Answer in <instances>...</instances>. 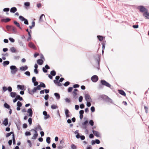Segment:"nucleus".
I'll list each match as a JSON object with an SVG mask.
<instances>
[{
  "instance_id": "1a4fd4ad",
  "label": "nucleus",
  "mask_w": 149,
  "mask_h": 149,
  "mask_svg": "<svg viewBox=\"0 0 149 149\" xmlns=\"http://www.w3.org/2000/svg\"><path fill=\"white\" fill-rule=\"evenodd\" d=\"M85 100L87 102L90 101L92 102V100L91 97L88 94H86L85 95Z\"/></svg>"
},
{
  "instance_id": "a211bd4d",
  "label": "nucleus",
  "mask_w": 149,
  "mask_h": 149,
  "mask_svg": "<svg viewBox=\"0 0 149 149\" xmlns=\"http://www.w3.org/2000/svg\"><path fill=\"white\" fill-rule=\"evenodd\" d=\"M41 86L40 85H38L37 86L34 87L33 89V91L34 92L36 91L37 90H41Z\"/></svg>"
},
{
  "instance_id": "f3484780",
  "label": "nucleus",
  "mask_w": 149,
  "mask_h": 149,
  "mask_svg": "<svg viewBox=\"0 0 149 149\" xmlns=\"http://www.w3.org/2000/svg\"><path fill=\"white\" fill-rule=\"evenodd\" d=\"M17 87L18 89H19L21 90H25L24 89V85H18Z\"/></svg>"
},
{
  "instance_id": "37998d69",
  "label": "nucleus",
  "mask_w": 149,
  "mask_h": 149,
  "mask_svg": "<svg viewBox=\"0 0 149 149\" xmlns=\"http://www.w3.org/2000/svg\"><path fill=\"white\" fill-rule=\"evenodd\" d=\"M70 84V82L69 81H67L63 85L65 87L67 86Z\"/></svg>"
},
{
  "instance_id": "3c124183",
  "label": "nucleus",
  "mask_w": 149,
  "mask_h": 149,
  "mask_svg": "<svg viewBox=\"0 0 149 149\" xmlns=\"http://www.w3.org/2000/svg\"><path fill=\"white\" fill-rule=\"evenodd\" d=\"M18 42L20 46H23V43L22 40H18Z\"/></svg>"
},
{
  "instance_id": "8fccbe9b",
  "label": "nucleus",
  "mask_w": 149,
  "mask_h": 149,
  "mask_svg": "<svg viewBox=\"0 0 149 149\" xmlns=\"http://www.w3.org/2000/svg\"><path fill=\"white\" fill-rule=\"evenodd\" d=\"M10 10V8H4L3 10V11L4 12H8Z\"/></svg>"
},
{
  "instance_id": "72a5a7b5",
  "label": "nucleus",
  "mask_w": 149,
  "mask_h": 149,
  "mask_svg": "<svg viewBox=\"0 0 149 149\" xmlns=\"http://www.w3.org/2000/svg\"><path fill=\"white\" fill-rule=\"evenodd\" d=\"M10 50L12 53H15L17 51L16 49L13 47H12L10 48Z\"/></svg>"
},
{
  "instance_id": "338daca9",
  "label": "nucleus",
  "mask_w": 149,
  "mask_h": 149,
  "mask_svg": "<svg viewBox=\"0 0 149 149\" xmlns=\"http://www.w3.org/2000/svg\"><path fill=\"white\" fill-rule=\"evenodd\" d=\"M79 85L78 84H75L73 85V87L74 88H79Z\"/></svg>"
},
{
  "instance_id": "6e6d98bb",
  "label": "nucleus",
  "mask_w": 149,
  "mask_h": 149,
  "mask_svg": "<svg viewBox=\"0 0 149 149\" xmlns=\"http://www.w3.org/2000/svg\"><path fill=\"white\" fill-rule=\"evenodd\" d=\"M20 58L19 56H15L13 57V58L14 60H18Z\"/></svg>"
},
{
  "instance_id": "473e14b6",
  "label": "nucleus",
  "mask_w": 149,
  "mask_h": 149,
  "mask_svg": "<svg viewBox=\"0 0 149 149\" xmlns=\"http://www.w3.org/2000/svg\"><path fill=\"white\" fill-rule=\"evenodd\" d=\"M56 74V72L54 70H52L50 72V74L52 76H55Z\"/></svg>"
},
{
  "instance_id": "680f3d73",
  "label": "nucleus",
  "mask_w": 149,
  "mask_h": 149,
  "mask_svg": "<svg viewBox=\"0 0 149 149\" xmlns=\"http://www.w3.org/2000/svg\"><path fill=\"white\" fill-rule=\"evenodd\" d=\"M91 112H94L95 111V107L93 106L91 107Z\"/></svg>"
},
{
  "instance_id": "20e7f679",
  "label": "nucleus",
  "mask_w": 149,
  "mask_h": 149,
  "mask_svg": "<svg viewBox=\"0 0 149 149\" xmlns=\"http://www.w3.org/2000/svg\"><path fill=\"white\" fill-rule=\"evenodd\" d=\"M100 56L98 54H96L94 55V57L95 60L96 61V63L98 64V67L97 68L99 69L100 67Z\"/></svg>"
},
{
  "instance_id": "bf43d9fd",
  "label": "nucleus",
  "mask_w": 149,
  "mask_h": 149,
  "mask_svg": "<svg viewBox=\"0 0 149 149\" xmlns=\"http://www.w3.org/2000/svg\"><path fill=\"white\" fill-rule=\"evenodd\" d=\"M73 89V87H69L68 88V93H70L72 92V90Z\"/></svg>"
},
{
  "instance_id": "6e6552de",
  "label": "nucleus",
  "mask_w": 149,
  "mask_h": 149,
  "mask_svg": "<svg viewBox=\"0 0 149 149\" xmlns=\"http://www.w3.org/2000/svg\"><path fill=\"white\" fill-rule=\"evenodd\" d=\"M91 79L93 82H96L98 80V77L96 75H94L91 77Z\"/></svg>"
},
{
  "instance_id": "5fc2aeb1",
  "label": "nucleus",
  "mask_w": 149,
  "mask_h": 149,
  "mask_svg": "<svg viewBox=\"0 0 149 149\" xmlns=\"http://www.w3.org/2000/svg\"><path fill=\"white\" fill-rule=\"evenodd\" d=\"M24 74L28 76H30V73L29 71H26L25 72Z\"/></svg>"
},
{
  "instance_id": "4be33fe9",
  "label": "nucleus",
  "mask_w": 149,
  "mask_h": 149,
  "mask_svg": "<svg viewBox=\"0 0 149 149\" xmlns=\"http://www.w3.org/2000/svg\"><path fill=\"white\" fill-rule=\"evenodd\" d=\"M69 113L70 112L68 109H66L65 110V114L66 118H68L70 117V115L69 114Z\"/></svg>"
},
{
  "instance_id": "f704fd0d",
  "label": "nucleus",
  "mask_w": 149,
  "mask_h": 149,
  "mask_svg": "<svg viewBox=\"0 0 149 149\" xmlns=\"http://www.w3.org/2000/svg\"><path fill=\"white\" fill-rule=\"evenodd\" d=\"M4 107L5 108L7 109H9L10 108V106L6 103H5L4 104Z\"/></svg>"
},
{
  "instance_id": "0eeeda50",
  "label": "nucleus",
  "mask_w": 149,
  "mask_h": 149,
  "mask_svg": "<svg viewBox=\"0 0 149 149\" xmlns=\"http://www.w3.org/2000/svg\"><path fill=\"white\" fill-rule=\"evenodd\" d=\"M100 83L104 86H106L108 87H110L111 85L109 83L104 80H102L100 81Z\"/></svg>"
},
{
  "instance_id": "423d86ee",
  "label": "nucleus",
  "mask_w": 149,
  "mask_h": 149,
  "mask_svg": "<svg viewBox=\"0 0 149 149\" xmlns=\"http://www.w3.org/2000/svg\"><path fill=\"white\" fill-rule=\"evenodd\" d=\"M19 19L22 21H24V23L26 25L29 24L28 20L26 18H25L23 16L20 15L19 16Z\"/></svg>"
},
{
  "instance_id": "e433bc0d",
  "label": "nucleus",
  "mask_w": 149,
  "mask_h": 149,
  "mask_svg": "<svg viewBox=\"0 0 149 149\" xmlns=\"http://www.w3.org/2000/svg\"><path fill=\"white\" fill-rule=\"evenodd\" d=\"M16 97L17 99V100H19L20 101H22L23 100L22 97L19 95H17Z\"/></svg>"
},
{
  "instance_id": "f8f14e48",
  "label": "nucleus",
  "mask_w": 149,
  "mask_h": 149,
  "mask_svg": "<svg viewBox=\"0 0 149 149\" xmlns=\"http://www.w3.org/2000/svg\"><path fill=\"white\" fill-rule=\"evenodd\" d=\"M11 20V19L9 18H6L2 19L1 20V22L7 23Z\"/></svg>"
},
{
  "instance_id": "f257e3e1",
  "label": "nucleus",
  "mask_w": 149,
  "mask_h": 149,
  "mask_svg": "<svg viewBox=\"0 0 149 149\" xmlns=\"http://www.w3.org/2000/svg\"><path fill=\"white\" fill-rule=\"evenodd\" d=\"M99 98L106 102L113 103V101L112 99L107 96L105 95H102L99 96Z\"/></svg>"
},
{
  "instance_id": "4d7b16f0",
  "label": "nucleus",
  "mask_w": 149,
  "mask_h": 149,
  "mask_svg": "<svg viewBox=\"0 0 149 149\" xmlns=\"http://www.w3.org/2000/svg\"><path fill=\"white\" fill-rule=\"evenodd\" d=\"M58 107L56 105H52L51 106V108L53 109H56Z\"/></svg>"
},
{
  "instance_id": "4468645a",
  "label": "nucleus",
  "mask_w": 149,
  "mask_h": 149,
  "mask_svg": "<svg viewBox=\"0 0 149 149\" xmlns=\"http://www.w3.org/2000/svg\"><path fill=\"white\" fill-rule=\"evenodd\" d=\"M118 92L119 94H121V95L124 96H125L126 95V94L125 91L122 90H118Z\"/></svg>"
},
{
  "instance_id": "13d9d810",
  "label": "nucleus",
  "mask_w": 149,
  "mask_h": 149,
  "mask_svg": "<svg viewBox=\"0 0 149 149\" xmlns=\"http://www.w3.org/2000/svg\"><path fill=\"white\" fill-rule=\"evenodd\" d=\"M7 90L9 92L11 93L12 90V87L10 86H8L7 88Z\"/></svg>"
},
{
  "instance_id": "e2e57ef3",
  "label": "nucleus",
  "mask_w": 149,
  "mask_h": 149,
  "mask_svg": "<svg viewBox=\"0 0 149 149\" xmlns=\"http://www.w3.org/2000/svg\"><path fill=\"white\" fill-rule=\"evenodd\" d=\"M71 148L72 149H76L77 148V146L75 145L72 144L71 146Z\"/></svg>"
},
{
  "instance_id": "58836bf2",
  "label": "nucleus",
  "mask_w": 149,
  "mask_h": 149,
  "mask_svg": "<svg viewBox=\"0 0 149 149\" xmlns=\"http://www.w3.org/2000/svg\"><path fill=\"white\" fill-rule=\"evenodd\" d=\"M106 43V41H103L102 43V49L104 50L105 48V45Z\"/></svg>"
},
{
  "instance_id": "2eb2a0df",
  "label": "nucleus",
  "mask_w": 149,
  "mask_h": 149,
  "mask_svg": "<svg viewBox=\"0 0 149 149\" xmlns=\"http://www.w3.org/2000/svg\"><path fill=\"white\" fill-rule=\"evenodd\" d=\"M28 69V67L26 65L22 66L20 68V70L22 71H24Z\"/></svg>"
},
{
  "instance_id": "7c9ffc66",
  "label": "nucleus",
  "mask_w": 149,
  "mask_h": 149,
  "mask_svg": "<svg viewBox=\"0 0 149 149\" xmlns=\"http://www.w3.org/2000/svg\"><path fill=\"white\" fill-rule=\"evenodd\" d=\"M15 124L16 126H20L21 125V121L19 119H18L17 122H15Z\"/></svg>"
},
{
  "instance_id": "5701e85b",
  "label": "nucleus",
  "mask_w": 149,
  "mask_h": 149,
  "mask_svg": "<svg viewBox=\"0 0 149 149\" xmlns=\"http://www.w3.org/2000/svg\"><path fill=\"white\" fill-rule=\"evenodd\" d=\"M38 135L37 131L35 130V133L34 134L33 136L31 137V139H36Z\"/></svg>"
},
{
  "instance_id": "603ef678",
  "label": "nucleus",
  "mask_w": 149,
  "mask_h": 149,
  "mask_svg": "<svg viewBox=\"0 0 149 149\" xmlns=\"http://www.w3.org/2000/svg\"><path fill=\"white\" fill-rule=\"evenodd\" d=\"M41 87L45 88L46 87V85L43 82H40V84Z\"/></svg>"
},
{
  "instance_id": "b1692460",
  "label": "nucleus",
  "mask_w": 149,
  "mask_h": 149,
  "mask_svg": "<svg viewBox=\"0 0 149 149\" xmlns=\"http://www.w3.org/2000/svg\"><path fill=\"white\" fill-rule=\"evenodd\" d=\"M17 95L16 93L15 92H11L10 93V96L12 98L16 97Z\"/></svg>"
},
{
  "instance_id": "de8ad7c7",
  "label": "nucleus",
  "mask_w": 149,
  "mask_h": 149,
  "mask_svg": "<svg viewBox=\"0 0 149 149\" xmlns=\"http://www.w3.org/2000/svg\"><path fill=\"white\" fill-rule=\"evenodd\" d=\"M38 129H39L40 130H42V129L40 125H38L37 127L35 128V129L36 130V131H37Z\"/></svg>"
},
{
  "instance_id": "f03ea898",
  "label": "nucleus",
  "mask_w": 149,
  "mask_h": 149,
  "mask_svg": "<svg viewBox=\"0 0 149 149\" xmlns=\"http://www.w3.org/2000/svg\"><path fill=\"white\" fill-rule=\"evenodd\" d=\"M6 27L8 31H12L15 33H16L17 32V29L13 26L7 25Z\"/></svg>"
},
{
  "instance_id": "dca6fc26",
  "label": "nucleus",
  "mask_w": 149,
  "mask_h": 149,
  "mask_svg": "<svg viewBox=\"0 0 149 149\" xmlns=\"http://www.w3.org/2000/svg\"><path fill=\"white\" fill-rule=\"evenodd\" d=\"M148 11H147L144 13L143 14V16L146 18L149 19V13L148 12Z\"/></svg>"
},
{
  "instance_id": "864d4df0",
  "label": "nucleus",
  "mask_w": 149,
  "mask_h": 149,
  "mask_svg": "<svg viewBox=\"0 0 149 149\" xmlns=\"http://www.w3.org/2000/svg\"><path fill=\"white\" fill-rule=\"evenodd\" d=\"M28 121L30 125H31L32 123V118H29L28 120Z\"/></svg>"
},
{
  "instance_id": "bb28decb",
  "label": "nucleus",
  "mask_w": 149,
  "mask_h": 149,
  "mask_svg": "<svg viewBox=\"0 0 149 149\" xmlns=\"http://www.w3.org/2000/svg\"><path fill=\"white\" fill-rule=\"evenodd\" d=\"M12 134V137H13V135H14V136H15L14 134V132H11L9 133H7L6 135V137H9V136H10Z\"/></svg>"
},
{
  "instance_id": "39448f33",
  "label": "nucleus",
  "mask_w": 149,
  "mask_h": 149,
  "mask_svg": "<svg viewBox=\"0 0 149 149\" xmlns=\"http://www.w3.org/2000/svg\"><path fill=\"white\" fill-rule=\"evenodd\" d=\"M137 8L142 13H144L146 11H148V9L143 6H139Z\"/></svg>"
},
{
  "instance_id": "09e8293b",
  "label": "nucleus",
  "mask_w": 149,
  "mask_h": 149,
  "mask_svg": "<svg viewBox=\"0 0 149 149\" xmlns=\"http://www.w3.org/2000/svg\"><path fill=\"white\" fill-rule=\"evenodd\" d=\"M12 139H13V145H15L16 144V141L15 140V136H14L13 135V137H12Z\"/></svg>"
},
{
  "instance_id": "0e129e2a",
  "label": "nucleus",
  "mask_w": 149,
  "mask_h": 149,
  "mask_svg": "<svg viewBox=\"0 0 149 149\" xmlns=\"http://www.w3.org/2000/svg\"><path fill=\"white\" fill-rule=\"evenodd\" d=\"M49 98V95L48 94L46 95L45 97H44V99L46 100H47Z\"/></svg>"
},
{
  "instance_id": "774afa93",
  "label": "nucleus",
  "mask_w": 149,
  "mask_h": 149,
  "mask_svg": "<svg viewBox=\"0 0 149 149\" xmlns=\"http://www.w3.org/2000/svg\"><path fill=\"white\" fill-rule=\"evenodd\" d=\"M83 97L82 96H80L79 98V102H81L83 100Z\"/></svg>"
},
{
  "instance_id": "a878e982",
  "label": "nucleus",
  "mask_w": 149,
  "mask_h": 149,
  "mask_svg": "<svg viewBox=\"0 0 149 149\" xmlns=\"http://www.w3.org/2000/svg\"><path fill=\"white\" fill-rule=\"evenodd\" d=\"M14 24L16 25L19 29L22 30V28L20 27L19 24L16 21H14Z\"/></svg>"
},
{
  "instance_id": "69168bd1",
  "label": "nucleus",
  "mask_w": 149,
  "mask_h": 149,
  "mask_svg": "<svg viewBox=\"0 0 149 149\" xmlns=\"http://www.w3.org/2000/svg\"><path fill=\"white\" fill-rule=\"evenodd\" d=\"M2 89L3 91V92L6 91L7 90V88L6 86H4L2 87Z\"/></svg>"
},
{
  "instance_id": "cd10ccee",
  "label": "nucleus",
  "mask_w": 149,
  "mask_h": 149,
  "mask_svg": "<svg viewBox=\"0 0 149 149\" xmlns=\"http://www.w3.org/2000/svg\"><path fill=\"white\" fill-rule=\"evenodd\" d=\"M43 61L42 60L38 59L37 60V63L38 64L40 65H42L43 63Z\"/></svg>"
},
{
  "instance_id": "9b49d317",
  "label": "nucleus",
  "mask_w": 149,
  "mask_h": 149,
  "mask_svg": "<svg viewBox=\"0 0 149 149\" xmlns=\"http://www.w3.org/2000/svg\"><path fill=\"white\" fill-rule=\"evenodd\" d=\"M27 112L28 113H29L28 116L30 117H32L33 113L32 109L31 108L28 109L27 110Z\"/></svg>"
},
{
  "instance_id": "052dcab7",
  "label": "nucleus",
  "mask_w": 149,
  "mask_h": 149,
  "mask_svg": "<svg viewBox=\"0 0 149 149\" xmlns=\"http://www.w3.org/2000/svg\"><path fill=\"white\" fill-rule=\"evenodd\" d=\"M90 102V101L87 102L86 106L87 107H90L91 106V104Z\"/></svg>"
},
{
  "instance_id": "c756f323",
  "label": "nucleus",
  "mask_w": 149,
  "mask_h": 149,
  "mask_svg": "<svg viewBox=\"0 0 149 149\" xmlns=\"http://www.w3.org/2000/svg\"><path fill=\"white\" fill-rule=\"evenodd\" d=\"M97 37L99 40L100 41H102L103 39V37L102 36L100 35H98Z\"/></svg>"
},
{
  "instance_id": "412c9836",
  "label": "nucleus",
  "mask_w": 149,
  "mask_h": 149,
  "mask_svg": "<svg viewBox=\"0 0 149 149\" xmlns=\"http://www.w3.org/2000/svg\"><path fill=\"white\" fill-rule=\"evenodd\" d=\"M92 132L93 134L96 136L97 137L100 136V134L97 131L94 130H93Z\"/></svg>"
},
{
  "instance_id": "393cba45",
  "label": "nucleus",
  "mask_w": 149,
  "mask_h": 149,
  "mask_svg": "<svg viewBox=\"0 0 149 149\" xmlns=\"http://www.w3.org/2000/svg\"><path fill=\"white\" fill-rule=\"evenodd\" d=\"M54 95L57 100H59L60 99V95L59 93H54Z\"/></svg>"
},
{
  "instance_id": "4c0bfd02",
  "label": "nucleus",
  "mask_w": 149,
  "mask_h": 149,
  "mask_svg": "<svg viewBox=\"0 0 149 149\" xmlns=\"http://www.w3.org/2000/svg\"><path fill=\"white\" fill-rule=\"evenodd\" d=\"M51 138L49 137H47L46 139V142L48 143L49 144L50 143L51 141H50Z\"/></svg>"
},
{
  "instance_id": "aec40b11",
  "label": "nucleus",
  "mask_w": 149,
  "mask_h": 149,
  "mask_svg": "<svg viewBox=\"0 0 149 149\" xmlns=\"http://www.w3.org/2000/svg\"><path fill=\"white\" fill-rule=\"evenodd\" d=\"M28 45L31 48H32L34 49H36V47L35 45L31 42H30L29 43Z\"/></svg>"
},
{
  "instance_id": "c03bdc74",
  "label": "nucleus",
  "mask_w": 149,
  "mask_h": 149,
  "mask_svg": "<svg viewBox=\"0 0 149 149\" xmlns=\"http://www.w3.org/2000/svg\"><path fill=\"white\" fill-rule=\"evenodd\" d=\"M22 104L21 103V102H20L19 101H18L17 102V107H22Z\"/></svg>"
},
{
  "instance_id": "6ab92c4d",
  "label": "nucleus",
  "mask_w": 149,
  "mask_h": 149,
  "mask_svg": "<svg viewBox=\"0 0 149 149\" xmlns=\"http://www.w3.org/2000/svg\"><path fill=\"white\" fill-rule=\"evenodd\" d=\"M3 124L5 126H6L8 124V120L7 118H5L3 122Z\"/></svg>"
},
{
  "instance_id": "c9c22d12",
  "label": "nucleus",
  "mask_w": 149,
  "mask_h": 149,
  "mask_svg": "<svg viewBox=\"0 0 149 149\" xmlns=\"http://www.w3.org/2000/svg\"><path fill=\"white\" fill-rule=\"evenodd\" d=\"M24 6L26 7V8L27 7H28L30 6V3L29 2H24Z\"/></svg>"
},
{
  "instance_id": "a18cd8bd",
  "label": "nucleus",
  "mask_w": 149,
  "mask_h": 149,
  "mask_svg": "<svg viewBox=\"0 0 149 149\" xmlns=\"http://www.w3.org/2000/svg\"><path fill=\"white\" fill-rule=\"evenodd\" d=\"M89 123L91 126H93L94 125V122L92 120H90V121H89Z\"/></svg>"
},
{
  "instance_id": "7ed1b4c3",
  "label": "nucleus",
  "mask_w": 149,
  "mask_h": 149,
  "mask_svg": "<svg viewBox=\"0 0 149 149\" xmlns=\"http://www.w3.org/2000/svg\"><path fill=\"white\" fill-rule=\"evenodd\" d=\"M10 69L11 70V73L13 74H15L18 70V69L16 66L14 65L10 66Z\"/></svg>"
},
{
  "instance_id": "79ce46f5",
  "label": "nucleus",
  "mask_w": 149,
  "mask_h": 149,
  "mask_svg": "<svg viewBox=\"0 0 149 149\" xmlns=\"http://www.w3.org/2000/svg\"><path fill=\"white\" fill-rule=\"evenodd\" d=\"M73 93V98L74 99H77L78 97L77 96V95H78V94L77 93Z\"/></svg>"
},
{
  "instance_id": "49530a36",
  "label": "nucleus",
  "mask_w": 149,
  "mask_h": 149,
  "mask_svg": "<svg viewBox=\"0 0 149 149\" xmlns=\"http://www.w3.org/2000/svg\"><path fill=\"white\" fill-rule=\"evenodd\" d=\"M25 134L26 136H30L31 134V133L29 131H26L25 132Z\"/></svg>"
},
{
  "instance_id": "a19ab883",
  "label": "nucleus",
  "mask_w": 149,
  "mask_h": 149,
  "mask_svg": "<svg viewBox=\"0 0 149 149\" xmlns=\"http://www.w3.org/2000/svg\"><path fill=\"white\" fill-rule=\"evenodd\" d=\"M43 16H44V17H45V15L44 14H42L40 15V17L39 21L40 22H42L43 21V20L42 19Z\"/></svg>"
},
{
  "instance_id": "9d476101",
  "label": "nucleus",
  "mask_w": 149,
  "mask_h": 149,
  "mask_svg": "<svg viewBox=\"0 0 149 149\" xmlns=\"http://www.w3.org/2000/svg\"><path fill=\"white\" fill-rule=\"evenodd\" d=\"M43 114L44 116V119L45 120L48 118L50 117V115L47 114V112L46 111H43Z\"/></svg>"
},
{
  "instance_id": "c85d7f7f",
  "label": "nucleus",
  "mask_w": 149,
  "mask_h": 149,
  "mask_svg": "<svg viewBox=\"0 0 149 149\" xmlns=\"http://www.w3.org/2000/svg\"><path fill=\"white\" fill-rule=\"evenodd\" d=\"M9 61H5L3 62V66L5 67L6 65H8L9 64Z\"/></svg>"
},
{
  "instance_id": "ea45409f",
  "label": "nucleus",
  "mask_w": 149,
  "mask_h": 149,
  "mask_svg": "<svg viewBox=\"0 0 149 149\" xmlns=\"http://www.w3.org/2000/svg\"><path fill=\"white\" fill-rule=\"evenodd\" d=\"M88 123V121L86 120L82 124V126L87 125V124Z\"/></svg>"
},
{
  "instance_id": "2f4dec72",
  "label": "nucleus",
  "mask_w": 149,
  "mask_h": 149,
  "mask_svg": "<svg viewBox=\"0 0 149 149\" xmlns=\"http://www.w3.org/2000/svg\"><path fill=\"white\" fill-rule=\"evenodd\" d=\"M28 91L29 93V94H31V95H33V94L34 93L36 92H34L33 91V90L30 91V88H28Z\"/></svg>"
},
{
  "instance_id": "ddd939ff",
  "label": "nucleus",
  "mask_w": 149,
  "mask_h": 149,
  "mask_svg": "<svg viewBox=\"0 0 149 149\" xmlns=\"http://www.w3.org/2000/svg\"><path fill=\"white\" fill-rule=\"evenodd\" d=\"M17 10V8L14 7H12L10 10V12L11 13H14Z\"/></svg>"
}]
</instances>
